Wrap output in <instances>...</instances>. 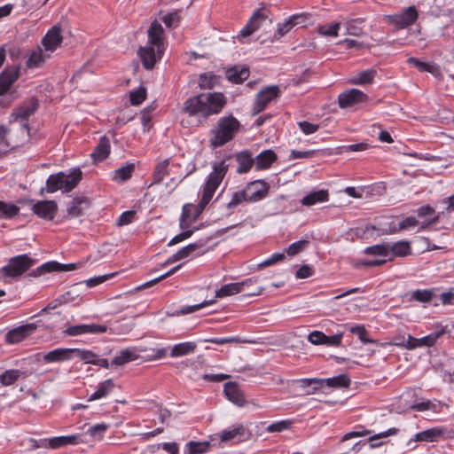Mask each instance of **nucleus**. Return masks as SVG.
I'll return each instance as SVG.
<instances>
[{
	"label": "nucleus",
	"instance_id": "obj_18",
	"mask_svg": "<svg viewBox=\"0 0 454 454\" xmlns=\"http://www.w3.org/2000/svg\"><path fill=\"white\" fill-rule=\"evenodd\" d=\"M107 327L103 325L90 324V325H77L69 326L64 333L69 336H77L82 334H99L106 333Z\"/></svg>",
	"mask_w": 454,
	"mask_h": 454
},
{
	"label": "nucleus",
	"instance_id": "obj_33",
	"mask_svg": "<svg viewBox=\"0 0 454 454\" xmlns=\"http://www.w3.org/2000/svg\"><path fill=\"white\" fill-rule=\"evenodd\" d=\"M88 206L89 201L86 197H76L73 199L67 207V215L70 217H77Z\"/></svg>",
	"mask_w": 454,
	"mask_h": 454
},
{
	"label": "nucleus",
	"instance_id": "obj_21",
	"mask_svg": "<svg viewBox=\"0 0 454 454\" xmlns=\"http://www.w3.org/2000/svg\"><path fill=\"white\" fill-rule=\"evenodd\" d=\"M418 224V221L413 216H409L404 218L403 221L400 222L398 228H396L395 224L391 222L387 224L379 223H378V231H380L381 234H388V233H395L401 230H406L411 227H415Z\"/></svg>",
	"mask_w": 454,
	"mask_h": 454
},
{
	"label": "nucleus",
	"instance_id": "obj_43",
	"mask_svg": "<svg viewBox=\"0 0 454 454\" xmlns=\"http://www.w3.org/2000/svg\"><path fill=\"white\" fill-rule=\"evenodd\" d=\"M134 169L135 165L133 163L119 168L114 171L113 179L118 183H122L131 177Z\"/></svg>",
	"mask_w": 454,
	"mask_h": 454
},
{
	"label": "nucleus",
	"instance_id": "obj_4",
	"mask_svg": "<svg viewBox=\"0 0 454 454\" xmlns=\"http://www.w3.org/2000/svg\"><path fill=\"white\" fill-rule=\"evenodd\" d=\"M228 164L225 160H221L213 164V171L209 174L207 180L204 185L202 197L200 201V211H203L212 200L216 189L223 180L227 171Z\"/></svg>",
	"mask_w": 454,
	"mask_h": 454
},
{
	"label": "nucleus",
	"instance_id": "obj_16",
	"mask_svg": "<svg viewBox=\"0 0 454 454\" xmlns=\"http://www.w3.org/2000/svg\"><path fill=\"white\" fill-rule=\"evenodd\" d=\"M36 328V325L33 323L20 325L12 330H10L5 335V340L8 343H19L27 337L33 334Z\"/></svg>",
	"mask_w": 454,
	"mask_h": 454
},
{
	"label": "nucleus",
	"instance_id": "obj_13",
	"mask_svg": "<svg viewBox=\"0 0 454 454\" xmlns=\"http://www.w3.org/2000/svg\"><path fill=\"white\" fill-rule=\"evenodd\" d=\"M256 278H247L242 282L230 283L215 291V298H223L247 291V287L256 282Z\"/></svg>",
	"mask_w": 454,
	"mask_h": 454
},
{
	"label": "nucleus",
	"instance_id": "obj_55",
	"mask_svg": "<svg viewBox=\"0 0 454 454\" xmlns=\"http://www.w3.org/2000/svg\"><path fill=\"white\" fill-rule=\"evenodd\" d=\"M108 425L105 423L97 424L90 427L87 434L95 440L100 441L104 437L105 432L107 430Z\"/></svg>",
	"mask_w": 454,
	"mask_h": 454
},
{
	"label": "nucleus",
	"instance_id": "obj_40",
	"mask_svg": "<svg viewBox=\"0 0 454 454\" xmlns=\"http://www.w3.org/2000/svg\"><path fill=\"white\" fill-rule=\"evenodd\" d=\"M138 356L134 348H126L121 350L113 359L112 363L115 365H122L129 362L137 359Z\"/></svg>",
	"mask_w": 454,
	"mask_h": 454
},
{
	"label": "nucleus",
	"instance_id": "obj_14",
	"mask_svg": "<svg viewBox=\"0 0 454 454\" xmlns=\"http://www.w3.org/2000/svg\"><path fill=\"white\" fill-rule=\"evenodd\" d=\"M31 209L40 218L52 220L56 215L58 206L54 200H40L33 203Z\"/></svg>",
	"mask_w": 454,
	"mask_h": 454
},
{
	"label": "nucleus",
	"instance_id": "obj_36",
	"mask_svg": "<svg viewBox=\"0 0 454 454\" xmlns=\"http://www.w3.org/2000/svg\"><path fill=\"white\" fill-rule=\"evenodd\" d=\"M389 247V254H392L394 257H404L411 254V244L409 241L401 240L395 243H388Z\"/></svg>",
	"mask_w": 454,
	"mask_h": 454
},
{
	"label": "nucleus",
	"instance_id": "obj_60",
	"mask_svg": "<svg viewBox=\"0 0 454 454\" xmlns=\"http://www.w3.org/2000/svg\"><path fill=\"white\" fill-rule=\"evenodd\" d=\"M309 241L302 239L296 242L292 243L286 248V253L289 256H294L300 252L303 251L308 246Z\"/></svg>",
	"mask_w": 454,
	"mask_h": 454
},
{
	"label": "nucleus",
	"instance_id": "obj_22",
	"mask_svg": "<svg viewBox=\"0 0 454 454\" xmlns=\"http://www.w3.org/2000/svg\"><path fill=\"white\" fill-rule=\"evenodd\" d=\"M60 28L58 26L52 27L42 40V43L47 51H55L62 43Z\"/></svg>",
	"mask_w": 454,
	"mask_h": 454
},
{
	"label": "nucleus",
	"instance_id": "obj_27",
	"mask_svg": "<svg viewBox=\"0 0 454 454\" xmlns=\"http://www.w3.org/2000/svg\"><path fill=\"white\" fill-rule=\"evenodd\" d=\"M267 20V15L264 11H257L250 19L249 22L240 31L243 37L250 35L254 31L258 29L263 21Z\"/></svg>",
	"mask_w": 454,
	"mask_h": 454
},
{
	"label": "nucleus",
	"instance_id": "obj_29",
	"mask_svg": "<svg viewBox=\"0 0 454 454\" xmlns=\"http://www.w3.org/2000/svg\"><path fill=\"white\" fill-rule=\"evenodd\" d=\"M249 68L245 66H234L226 70L227 79L233 83H241L249 77Z\"/></svg>",
	"mask_w": 454,
	"mask_h": 454
},
{
	"label": "nucleus",
	"instance_id": "obj_19",
	"mask_svg": "<svg viewBox=\"0 0 454 454\" xmlns=\"http://www.w3.org/2000/svg\"><path fill=\"white\" fill-rule=\"evenodd\" d=\"M20 75L19 67H10L0 74V97L5 95Z\"/></svg>",
	"mask_w": 454,
	"mask_h": 454
},
{
	"label": "nucleus",
	"instance_id": "obj_24",
	"mask_svg": "<svg viewBox=\"0 0 454 454\" xmlns=\"http://www.w3.org/2000/svg\"><path fill=\"white\" fill-rule=\"evenodd\" d=\"M31 375V372L19 369H9L0 374V383L4 387L13 385L20 379H27Z\"/></svg>",
	"mask_w": 454,
	"mask_h": 454
},
{
	"label": "nucleus",
	"instance_id": "obj_38",
	"mask_svg": "<svg viewBox=\"0 0 454 454\" xmlns=\"http://www.w3.org/2000/svg\"><path fill=\"white\" fill-rule=\"evenodd\" d=\"M49 58L50 55L43 53V50L38 47L29 54L26 64L28 68L38 67Z\"/></svg>",
	"mask_w": 454,
	"mask_h": 454
},
{
	"label": "nucleus",
	"instance_id": "obj_3",
	"mask_svg": "<svg viewBox=\"0 0 454 454\" xmlns=\"http://www.w3.org/2000/svg\"><path fill=\"white\" fill-rule=\"evenodd\" d=\"M228 164L225 160H221L213 164V171L209 174L207 180L204 185L202 197L200 201V211H203L212 200L216 189L223 180L227 171Z\"/></svg>",
	"mask_w": 454,
	"mask_h": 454
},
{
	"label": "nucleus",
	"instance_id": "obj_53",
	"mask_svg": "<svg viewBox=\"0 0 454 454\" xmlns=\"http://www.w3.org/2000/svg\"><path fill=\"white\" fill-rule=\"evenodd\" d=\"M398 432H399V429H397L395 427H391V428H389V429H387V430H386L384 432H380L379 434L372 435L369 438V442H371V447L372 448H376V447L380 446L382 444V442L376 443L374 442L376 440L387 438L388 436H391V435H395V434H397Z\"/></svg>",
	"mask_w": 454,
	"mask_h": 454
},
{
	"label": "nucleus",
	"instance_id": "obj_46",
	"mask_svg": "<svg viewBox=\"0 0 454 454\" xmlns=\"http://www.w3.org/2000/svg\"><path fill=\"white\" fill-rule=\"evenodd\" d=\"M364 19H352L348 20L345 22L346 34L354 36H360L364 34L363 28L361 27L356 26V23L364 22Z\"/></svg>",
	"mask_w": 454,
	"mask_h": 454
},
{
	"label": "nucleus",
	"instance_id": "obj_25",
	"mask_svg": "<svg viewBox=\"0 0 454 454\" xmlns=\"http://www.w3.org/2000/svg\"><path fill=\"white\" fill-rule=\"evenodd\" d=\"M72 358L73 348H59L43 354V359L45 363H59Z\"/></svg>",
	"mask_w": 454,
	"mask_h": 454
},
{
	"label": "nucleus",
	"instance_id": "obj_48",
	"mask_svg": "<svg viewBox=\"0 0 454 454\" xmlns=\"http://www.w3.org/2000/svg\"><path fill=\"white\" fill-rule=\"evenodd\" d=\"M114 275H116V273H110V274H105V275L98 276V277H94V278H91L86 280L85 282L75 284L73 286V288L75 289L83 285H85L86 287H94L96 286L102 284L106 280L111 278Z\"/></svg>",
	"mask_w": 454,
	"mask_h": 454
},
{
	"label": "nucleus",
	"instance_id": "obj_50",
	"mask_svg": "<svg viewBox=\"0 0 454 454\" xmlns=\"http://www.w3.org/2000/svg\"><path fill=\"white\" fill-rule=\"evenodd\" d=\"M366 254L370 255H382L387 256L389 254L388 243H381L374 246L368 247L364 251Z\"/></svg>",
	"mask_w": 454,
	"mask_h": 454
},
{
	"label": "nucleus",
	"instance_id": "obj_52",
	"mask_svg": "<svg viewBox=\"0 0 454 454\" xmlns=\"http://www.w3.org/2000/svg\"><path fill=\"white\" fill-rule=\"evenodd\" d=\"M407 61L409 64L415 67L420 72H427V73L434 74V72L437 69L435 66L420 61L419 59L413 58V57L409 58Z\"/></svg>",
	"mask_w": 454,
	"mask_h": 454
},
{
	"label": "nucleus",
	"instance_id": "obj_42",
	"mask_svg": "<svg viewBox=\"0 0 454 454\" xmlns=\"http://www.w3.org/2000/svg\"><path fill=\"white\" fill-rule=\"evenodd\" d=\"M442 430L437 427L429 428L415 434L414 440L418 442H433L440 436Z\"/></svg>",
	"mask_w": 454,
	"mask_h": 454
},
{
	"label": "nucleus",
	"instance_id": "obj_11",
	"mask_svg": "<svg viewBox=\"0 0 454 454\" xmlns=\"http://www.w3.org/2000/svg\"><path fill=\"white\" fill-rule=\"evenodd\" d=\"M269 184L262 180H256L249 183L244 188L247 202H256L264 199L269 192Z\"/></svg>",
	"mask_w": 454,
	"mask_h": 454
},
{
	"label": "nucleus",
	"instance_id": "obj_12",
	"mask_svg": "<svg viewBox=\"0 0 454 454\" xmlns=\"http://www.w3.org/2000/svg\"><path fill=\"white\" fill-rule=\"evenodd\" d=\"M280 94V90L278 86L272 85L268 86L264 90H261L255 98L254 103V114H259L270 103L273 99L277 98Z\"/></svg>",
	"mask_w": 454,
	"mask_h": 454
},
{
	"label": "nucleus",
	"instance_id": "obj_30",
	"mask_svg": "<svg viewBox=\"0 0 454 454\" xmlns=\"http://www.w3.org/2000/svg\"><path fill=\"white\" fill-rule=\"evenodd\" d=\"M206 242H195L191 243L187 245L186 247L181 248L178 250L176 254H174L171 257L168 259L166 263H172L180 260H183L184 258H187L188 256L192 255L197 249L202 248Z\"/></svg>",
	"mask_w": 454,
	"mask_h": 454
},
{
	"label": "nucleus",
	"instance_id": "obj_34",
	"mask_svg": "<svg viewBox=\"0 0 454 454\" xmlns=\"http://www.w3.org/2000/svg\"><path fill=\"white\" fill-rule=\"evenodd\" d=\"M277 160V154L272 150H264L255 157L257 169H266Z\"/></svg>",
	"mask_w": 454,
	"mask_h": 454
},
{
	"label": "nucleus",
	"instance_id": "obj_47",
	"mask_svg": "<svg viewBox=\"0 0 454 454\" xmlns=\"http://www.w3.org/2000/svg\"><path fill=\"white\" fill-rule=\"evenodd\" d=\"M97 354L87 349L73 348V357L76 356L82 360L85 364H94Z\"/></svg>",
	"mask_w": 454,
	"mask_h": 454
},
{
	"label": "nucleus",
	"instance_id": "obj_44",
	"mask_svg": "<svg viewBox=\"0 0 454 454\" xmlns=\"http://www.w3.org/2000/svg\"><path fill=\"white\" fill-rule=\"evenodd\" d=\"M19 212L20 207L18 206L0 200V218L11 219L17 215Z\"/></svg>",
	"mask_w": 454,
	"mask_h": 454
},
{
	"label": "nucleus",
	"instance_id": "obj_45",
	"mask_svg": "<svg viewBox=\"0 0 454 454\" xmlns=\"http://www.w3.org/2000/svg\"><path fill=\"white\" fill-rule=\"evenodd\" d=\"M169 160L166 159L161 162L158 163L153 172V183H160L165 176L168 174Z\"/></svg>",
	"mask_w": 454,
	"mask_h": 454
},
{
	"label": "nucleus",
	"instance_id": "obj_64",
	"mask_svg": "<svg viewBox=\"0 0 454 454\" xmlns=\"http://www.w3.org/2000/svg\"><path fill=\"white\" fill-rule=\"evenodd\" d=\"M433 295L431 290H416L412 294V298L420 302H428L432 300Z\"/></svg>",
	"mask_w": 454,
	"mask_h": 454
},
{
	"label": "nucleus",
	"instance_id": "obj_9",
	"mask_svg": "<svg viewBox=\"0 0 454 454\" xmlns=\"http://www.w3.org/2000/svg\"><path fill=\"white\" fill-rule=\"evenodd\" d=\"M418 12L415 6H409L400 13L388 15L387 20L397 28L403 29L413 25L418 19Z\"/></svg>",
	"mask_w": 454,
	"mask_h": 454
},
{
	"label": "nucleus",
	"instance_id": "obj_2",
	"mask_svg": "<svg viewBox=\"0 0 454 454\" xmlns=\"http://www.w3.org/2000/svg\"><path fill=\"white\" fill-rule=\"evenodd\" d=\"M239 129V121L232 115L221 117L210 130V146L216 148L224 145L234 138Z\"/></svg>",
	"mask_w": 454,
	"mask_h": 454
},
{
	"label": "nucleus",
	"instance_id": "obj_23",
	"mask_svg": "<svg viewBox=\"0 0 454 454\" xmlns=\"http://www.w3.org/2000/svg\"><path fill=\"white\" fill-rule=\"evenodd\" d=\"M248 437L247 431L243 425H236L226 430H223L220 434L222 442L237 441L242 442Z\"/></svg>",
	"mask_w": 454,
	"mask_h": 454
},
{
	"label": "nucleus",
	"instance_id": "obj_1",
	"mask_svg": "<svg viewBox=\"0 0 454 454\" xmlns=\"http://www.w3.org/2000/svg\"><path fill=\"white\" fill-rule=\"evenodd\" d=\"M227 103L225 96L221 92L201 93L188 98L184 102V111L191 116H203L205 118L218 114Z\"/></svg>",
	"mask_w": 454,
	"mask_h": 454
},
{
	"label": "nucleus",
	"instance_id": "obj_28",
	"mask_svg": "<svg viewBox=\"0 0 454 454\" xmlns=\"http://www.w3.org/2000/svg\"><path fill=\"white\" fill-rule=\"evenodd\" d=\"M162 26L158 21L152 22L148 29V42L150 45L156 46L159 54L160 53V48L162 49Z\"/></svg>",
	"mask_w": 454,
	"mask_h": 454
},
{
	"label": "nucleus",
	"instance_id": "obj_32",
	"mask_svg": "<svg viewBox=\"0 0 454 454\" xmlns=\"http://www.w3.org/2000/svg\"><path fill=\"white\" fill-rule=\"evenodd\" d=\"M329 200V193L327 190L313 191L304 196L301 200V205L306 207L313 206L319 202H325Z\"/></svg>",
	"mask_w": 454,
	"mask_h": 454
},
{
	"label": "nucleus",
	"instance_id": "obj_62",
	"mask_svg": "<svg viewBox=\"0 0 454 454\" xmlns=\"http://www.w3.org/2000/svg\"><path fill=\"white\" fill-rule=\"evenodd\" d=\"M242 202H247V196H245L244 189L239 192H233L231 200L227 204L229 209L234 208Z\"/></svg>",
	"mask_w": 454,
	"mask_h": 454
},
{
	"label": "nucleus",
	"instance_id": "obj_49",
	"mask_svg": "<svg viewBox=\"0 0 454 454\" xmlns=\"http://www.w3.org/2000/svg\"><path fill=\"white\" fill-rule=\"evenodd\" d=\"M188 454H202L207 451L209 442L191 441L186 444Z\"/></svg>",
	"mask_w": 454,
	"mask_h": 454
},
{
	"label": "nucleus",
	"instance_id": "obj_54",
	"mask_svg": "<svg viewBox=\"0 0 454 454\" xmlns=\"http://www.w3.org/2000/svg\"><path fill=\"white\" fill-rule=\"evenodd\" d=\"M218 77L212 73H205L200 75L199 85L201 89H212L217 82Z\"/></svg>",
	"mask_w": 454,
	"mask_h": 454
},
{
	"label": "nucleus",
	"instance_id": "obj_63",
	"mask_svg": "<svg viewBox=\"0 0 454 454\" xmlns=\"http://www.w3.org/2000/svg\"><path fill=\"white\" fill-rule=\"evenodd\" d=\"M291 424L292 423L289 420L278 421L269 425L266 428V431L269 433L282 432L288 429Z\"/></svg>",
	"mask_w": 454,
	"mask_h": 454
},
{
	"label": "nucleus",
	"instance_id": "obj_61",
	"mask_svg": "<svg viewBox=\"0 0 454 454\" xmlns=\"http://www.w3.org/2000/svg\"><path fill=\"white\" fill-rule=\"evenodd\" d=\"M349 331H350V333L357 335L358 338L360 339V340L363 343H372V342H373L372 340H371V339H369L367 337L368 332H367V330L365 329V327L364 325H354V326H351Z\"/></svg>",
	"mask_w": 454,
	"mask_h": 454
},
{
	"label": "nucleus",
	"instance_id": "obj_39",
	"mask_svg": "<svg viewBox=\"0 0 454 454\" xmlns=\"http://www.w3.org/2000/svg\"><path fill=\"white\" fill-rule=\"evenodd\" d=\"M114 384L111 379L100 382L97 390L90 395L89 401H94L106 396L114 389Z\"/></svg>",
	"mask_w": 454,
	"mask_h": 454
},
{
	"label": "nucleus",
	"instance_id": "obj_8",
	"mask_svg": "<svg viewBox=\"0 0 454 454\" xmlns=\"http://www.w3.org/2000/svg\"><path fill=\"white\" fill-rule=\"evenodd\" d=\"M38 106V100L35 97L30 98L13 110L11 114V121H19L21 129L26 130L28 135L30 130L28 118L36 112Z\"/></svg>",
	"mask_w": 454,
	"mask_h": 454
},
{
	"label": "nucleus",
	"instance_id": "obj_59",
	"mask_svg": "<svg viewBox=\"0 0 454 454\" xmlns=\"http://www.w3.org/2000/svg\"><path fill=\"white\" fill-rule=\"evenodd\" d=\"M146 98V90L145 87H139L137 90L130 91L129 99L133 106H139Z\"/></svg>",
	"mask_w": 454,
	"mask_h": 454
},
{
	"label": "nucleus",
	"instance_id": "obj_37",
	"mask_svg": "<svg viewBox=\"0 0 454 454\" xmlns=\"http://www.w3.org/2000/svg\"><path fill=\"white\" fill-rule=\"evenodd\" d=\"M375 75H376V70H374V69L371 68V69L363 70V71L357 73L356 74H355L354 76H352L349 79V82L351 84H356V85L369 84V83L372 82Z\"/></svg>",
	"mask_w": 454,
	"mask_h": 454
},
{
	"label": "nucleus",
	"instance_id": "obj_57",
	"mask_svg": "<svg viewBox=\"0 0 454 454\" xmlns=\"http://www.w3.org/2000/svg\"><path fill=\"white\" fill-rule=\"evenodd\" d=\"M182 264H178L177 266L174 267L173 269H171L170 270H168V272L160 275V277L158 278H155L150 281H147L145 282V284L137 286L136 289L137 290H141V289H145V288H148V287H151L153 286V285L159 283L160 280L162 279H165L166 278L171 276L172 274H174L177 270H179L181 268Z\"/></svg>",
	"mask_w": 454,
	"mask_h": 454
},
{
	"label": "nucleus",
	"instance_id": "obj_26",
	"mask_svg": "<svg viewBox=\"0 0 454 454\" xmlns=\"http://www.w3.org/2000/svg\"><path fill=\"white\" fill-rule=\"evenodd\" d=\"M223 392L229 401L238 406H243L246 403L244 395L235 382H227L224 384Z\"/></svg>",
	"mask_w": 454,
	"mask_h": 454
},
{
	"label": "nucleus",
	"instance_id": "obj_15",
	"mask_svg": "<svg viewBox=\"0 0 454 454\" xmlns=\"http://www.w3.org/2000/svg\"><path fill=\"white\" fill-rule=\"evenodd\" d=\"M162 51L163 49L160 48V53L159 54L156 46L149 45L141 47L138 50L137 54L141 59L144 67L147 70H151L153 68L157 60L161 58Z\"/></svg>",
	"mask_w": 454,
	"mask_h": 454
},
{
	"label": "nucleus",
	"instance_id": "obj_5",
	"mask_svg": "<svg viewBox=\"0 0 454 454\" xmlns=\"http://www.w3.org/2000/svg\"><path fill=\"white\" fill-rule=\"evenodd\" d=\"M82 173L79 168L73 169L69 174L59 172L51 175L46 181V190L53 193L59 190L67 192L72 191L81 181Z\"/></svg>",
	"mask_w": 454,
	"mask_h": 454
},
{
	"label": "nucleus",
	"instance_id": "obj_35",
	"mask_svg": "<svg viewBox=\"0 0 454 454\" xmlns=\"http://www.w3.org/2000/svg\"><path fill=\"white\" fill-rule=\"evenodd\" d=\"M238 162L237 172L239 174L247 173L252 166L255 164V159H253L248 152H241L236 155Z\"/></svg>",
	"mask_w": 454,
	"mask_h": 454
},
{
	"label": "nucleus",
	"instance_id": "obj_41",
	"mask_svg": "<svg viewBox=\"0 0 454 454\" xmlns=\"http://www.w3.org/2000/svg\"><path fill=\"white\" fill-rule=\"evenodd\" d=\"M196 344L192 341L176 344L172 347L170 356L172 357L183 356L193 353Z\"/></svg>",
	"mask_w": 454,
	"mask_h": 454
},
{
	"label": "nucleus",
	"instance_id": "obj_17",
	"mask_svg": "<svg viewBox=\"0 0 454 454\" xmlns=\"http://www.w3.org/2000/svg\"><path fill=\"white\" fill-rule=\"evenodd\" d=\"M367 99V95L357 89H349L339 95V105L341 108L352 106Z\"/></svg>",
	"mask_w": 454,
	"mask_h": 454
},
{
	"label": "nucleus",
	"instance_id": "obj_7",
	"mask_svg": "<svg viewBox=\"0 0 454 454\" xmlns=\"http://www.w3.org/2000/svg\"><path fill=\"white\" fill-rule=\"evenodd\" d=\"M35 262V259H32L27 254H20L12 257L0 271L5 278H16L33 267Z\"/></svg>",
	"mask_w": 454,
	"mask_h": 454
},
{
	"label": "nucleus",
	"instance_id": "obj_6",
	"mask_svg": "<svg viewBox=\"0 0 454 454\" xmlns=\"http://www.w3.org/2000/svg\"><path fill=\"white\" fill-rule=\"evenodd\" d=\"M296 382L299 383L300 387L303 388L313 385L312 390H308L305 392L306 395H313L316 394L317 390L321 388L325 384L329 387H348L351 380L347 374H340L329 379H300L297 380Z\"/></svg>",
	"mask_w": 454,
	"mask_h": 454
},
{
	"label": "nucleus",
	"instance_id": "obj_31",
	"mask_svg": "<svg viewBox=\"0 0 454 454\" xmlns=\"http://www.w3.org/2000/svg\"><path fill=\"white\" fill-rule=\"evenodd\" d=\"M110 153V140L106 136L99 139L91 157L95 162L102 161L108 157Z\"/></svg>",
	"mask_w": 454,
	"mask_h": 454
},
{
	"label": "nucleus",
	"instance_id": "obj_51",
	"mask_svg": "<svg viewBox=\"0 0 454 454\" xmlns=\"http://www.w3.org/2000/svg\"><path fill=\"white\" fill-rule=\"evenodd\" d=\"M58 266L56 261L47 262L41 266L37 267L35 270H33L29 276L33 278H37L43 275L46 272H54V269Z\"/></svg>",
	"mask_w": 454,
	"mask_h": 454
},
{
	"label": "nucleus",
	"instance_id": "obj_10",
	"mask_svg": "<svg viewBox=\"0 0 454 454\" xmlns=\"http://www.w3.org/2000/svg\"><path fill=\"white\" fill-rule=\"evenodd\" d=\"M444 333V330L442 329L438 332L433 333L429 335L424 336L422 338L417 339L412 337L411 335L407 336V341L404 342L397 341L396 346L405 348L407 349H414L419 347H432L435 344L436 340L439 337H441Z\"/></svg>",
	"mask_w": 454,
	"mask_h": 454
},
{
	"label": "nucleus",
	"instance_id": "obj_56",
	"mask_svg": "<svg viewBox=\"0 0 454 454\" xmlns=\"http://www.w3.org/2000/svg\"><path fill=\"white\" fill-rule=\"evenodd\" d=\"M340 27V24L339 22L325 24L318 27V32L325 36H337Z\"/></svg>",
	"mask_w": 454,
	"mask_h": 454
},
{
	"label": "nucleus",
	"instance_id": "obj_58",
	"mask_svg": "<svg viewBox=\"0 0 454 454\" xmlns=\"http://www.w3.org/2000/svg\"><path fill=\"white\" fill-rule=\"evenodd\" d=\"M192 210L193 206L191 204H186L183 207L182 215L180 218V227L182 229L187 228L192 223H190V219L192 218Z\"/></svg>",
	"mask_w": 454,
	"mask_h": 454
},
{
	"label": "nucleus",
	"instance_id": "obj_20",
	"mask_svg": "<svg viewBox=\"0 0 454 454\" xmlns=\"http://www.w3.org/2000/svg\"><path fill=\"white\" fill-rule=\"evenodd\" d=\"M306 20L304 14H294L282 23L278 24V28L274 34L273 40H278L287 34L294 26L301 24Z\"/></svg>",
	"mask_w": 454,
	"mask_h": 454
}]
</instances>
